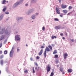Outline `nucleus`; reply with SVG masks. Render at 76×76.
<instances>
[{"instance_id":"obj_1","label":"nucleus","mask_w":76,"mask_h":76,"mask_svg":"<svg viewBox=\"0 0 76 76\" xmlns=\"http://www.w3.org/2000/svg\"><path fill=\"white\" fill-rule=\"evenodd\" d=\"M50 51V49H49L48 47H47L43 53L44 56V57H45V58H46V51H48V52Z\"/></svg>"},{"instance_id":"obj_2","label":"nucleus","mask_w":76,"mask_h":76,"mask_svg":"<svg viewBox=\"0 0 76 76\" xmlns=\"http://www.w3.org/2000/svg\"><path fill=\"white\" fill-rule=\"evenodd\" d=\"M14 49V47H12L11 51H10V56L11 57H12L13 56V53L14 52V51H13Z\"/></svg>"},{"instance_id":"obj_3","label":"nucleus","mask_w":76,"mask_h":76,"mask_svg":"<svg viewBox=\"0 0 76 76\" xmlns=\"http://www.w3.org/2000/svg\"><path fill=\"white\" fill-rule=\"evenodd\" d=\"M46 69L47 72H49L51 70V66L50 64H48L46 67Z\"/></svg>"},{"instance_id":"obj_4","label":"nucleus","mask_w":76,"mask_h":76,"mask_svg":"<svg viewBox=\"0 0 76 76\" xmlns=\"http://www.w3.org/2000/svg\"><path fill=\"white\" fill-rule=\"evenodd\" d=\"M20 36L16 35L15 37V41H20Z\"/></svg>"},{"instance_id":"obj_5","label":"nucleus","mask_w":76,"mask_h":76,"mask_svg":"<svg viewBox=\"0 0 76 76\" xmlns=\"http://www.w3.org/2000/svg\"><path fill=\"white\" fill-rule=\"evenodd\" d=\"M56 12L58 14H59L60 15V11H59V8L57 7L56 8Z\"/></svg>"},{"instance_id":"obj_6","label":"nucleus","mask_w":76,"mask_h":76,"mask_svg":"<svg viewBox=\"0 0 76 76\" xmlns=\"http://www.w3.org/2000/svg\"><path fill=\"white\" fill-rule=\"evenodd\" d=\"M64 59H66L67 58V57L68 56V54L67 53H64L63 54Z\"/></svg>"},{"instance_id":"obj_7","label":"nucleus","mask_w":76,"mask_h":76,"mask_svg":"<svg viewBox=\"0 0 76 76\" xmlns=\"http://www.w3.org/2000/svg\"><path fill=\"white\" fill-rule=\"evenodd\" d=\"M61 6L62 9H66V8L67 7V5H64L63 4L61 5Z\"/></svg>"},{"instance_id":"obj_8","label":"nucleus","mask_w":76,"mask_h":76,"mask_svg":"<svg viewBox=\"0 0 76 76\" xmlns=\"http://www.w3.org/2000/svg\"><path fill=\"white\" fill-rule=\"evenodd\" d=\"M61 28V26L60 25L56 26L55 27V29H60Z\"/></svg>"},{"instance_id":"obj_9","label":"nucleus","mask_w":76,"mask_h":76,"mask_svg":"<svg viewBox=\"0 0 76 76\" xmlns=\"http://www.w3.org/2000/svg\"><path fill=\"white\" fill-rule=\"evenodd\" d=\"M4 28H3L2 29L1 31L0 32V34H3L4 33Z\"/></svg>"},{"instance_id":"obj_10","label":"nucleus","mask_w":76,"mask_h":76,"mask_svg":"<svg viewBox=\"0 0 76 76\" xmlns=\"http://www.w3.org/2000/svg\"><path fill=\"white\" fill-rule=\"evenodd\" d=\"M43 53V49H41L40 52L39 53V56H41L42 54Z\"/></svg>"},{"instance_id":"obj_11","label":"nucleus","mask_w":76,"mask_h":76,"mask_svg":"<svg viewBox=\"0 0 76 76\" xmlns=\"http://www.w3.org/2000/svg\"><path fill=\"white\" fill-rule=\"evenodd\" d=\"M67 71L69 73H72L73 72V70L72 69H69L67 70Z\"/></svg>"},{"instance_id":"obj_12","label":"nucleus","mask_w":76,"mask_h":76,"mask_svg":"<svg viewBox=\"0 0 76 76\" xmlns=\"http://www.w3.org/2000/svg\"><path fill=\"white\" fill-rule=\"evenodd\" d=\"M62 12L65 14H66V13H67V12H68L67 10H62Z\"/></svg>"},{"instance_id":"obj_13","label":"nucleus","mask_w":76,"mask_h":76,"mask_svg":"<svg viewBox=\"0 0 76 76\" xmlns=\"http://www.w3.org/2000/svg\"><path fill=\"white\" fill-rule=\"evenodd\" d=\"M55 39L57 38V37L56 36L52 35L51 37V39Z\"/></svg>"},{"instance_id":"obj_14","label":"nucleus","mask_w":76,"mask_h":76,"mask_svg":"<svg viewBox=\"0 0 76 76\" xmlns=\"http://www.w3.org/2000/svg\"><path fill=\"white\" fill-rule=\"evenodd\" d=\"M19 4V2H18L17 3H16L15 4H14V6L15 7H16V6H18V5Z\"/></svg>"},{"instance_id":"obj_15","label":"nucleus","mask_w":76,"mask_h":76,"mask_svg":"<svg viewBox=\"0 0 76 76\" xmlns=\"http://www.w3.org/2000/svg\"><path fill=\"white\" fill-rule=\"evenodd\" d=\"M48 47L50 48V49L51 51H52V50H53V48L52 47V46H51L50 45H49L48 46Z\"/></svg>"},{"instance_id":"obj_16","label":"nucleus","mask_w":76,"mask_h":76,"mask_svg":"<svg viewBox=\"0 0 76 76\" xmlns=\"http://www.w3.org/2000/svg\"><path fill=\"white\" fill-rule=\"evenodd\" d=\"M4 38V35H3L2 36L0 39V41H1V40H3V39Z\"/></svg>"},{"instance_id":"obj_17","label":"nucleus","mask_w":76,"mask_h":76,"mask_svg":"<svg viewBox=\"0 0 76 76\" xmlns=\"http://www.w3.org/2000/svg\"><path fill=\"white\" fill-rule=\"evenodd\" d=\"M5 33L7 35H9V32H8V31L7 30H6L5 31Z\"/></svg>"},{"instance_id":"obj_18","label":"nucleus","mask_w":76,"mask_h":76,"mask_svg":"<svg viewBox=\"0 0 76 76\" xmlns=\"http://www.w3.org/2000/svg\"><path fill=\"white\" fill-rule=\"evenodd\" d=\"M31 18L33 19H34L35 18V15H33L31 17Z\"/></svg>"},{"instance_id":"obj_19","label":"nucleus","mask_w":76,"mask_h":76,"mask_svg":"<svg viewBox=\"0 0 76 76\" xmlns=\"http://www.w3.org/2000/svg\"><path fill=\"white\" fill-rule=\"evenodd\" d=\"M58 55L56 54L54 56V58H58Z\"/></svg>"},{"instance_id":"obj_20","label":"nucleus","mask_w":76,"mask_h":76,"mask_svg":"<svg viewBox=\"0 0 76 76\" xmlns=\"http://www.w3.org/2000/svg\"><path fill=\"white\" fill-rule=\"evenodd\" d=\"M72 9V6H69L68 7V9L70 10H71Z\"/></svg>"},{"instance_id":"obj_21","label":"nucleus","mask_w":76,"mask_h":76,"mask_svg":"<svg viewBox=\"0 0 76 76\" xmlns=\"http://www.w3.org/2000/svg\"><path fill=\"white\" fill-rule=\"evenodd\" d=\"M20 47L17 48V52H18V51H20Z\"/></svg>"},{"instance_id":"obj_22","label":"nucleus","mask_w":76,"mask_h":76,"mask_svg":"<svg viewBox=\"0 0 76 76\" xmlns=\"http://www.w3.org/2000/svg\"><path fill=\"white\" fill-rule=\"evenodd\" d=\"M3 15H1L0 16V20H1L3 19Z\"/></svg>"},{"instance_id":"obj_23","label":"nucleus","mask_w":76,"mask_h":76,"mask_svg":"<svg viewBox=\"0 0 76 76\" xmlns=\"http://www.w3.org/2000/svg\"><path fill=\"white\" fill-rule=\"evenodd\" d=\"M57 51L56 50H55L54 51V52H53V54H57Z\"/></svg>"},{"instance_id":"obj_24","label":"nucleus","mask_w":76,"mask_h":76,"mask_svg":"<svg viewBox=\"0 0 76 76\" xmlns=\"http://www.w3.org/2000/svg\"><path fill=\"white\" fill-rule=\"evenodd\" d=\"M60 71L61 72H63V68H60Z\"/></svg>"},{"instance_id":"obj_25","label":"nucleus","mask_w":76,"mask_h":76,"mask_svg":"<svg viewBox=\"0 0 76 76\" xmlns=\"http://www.w3.org/2000/svg\"><path fill=\"white\" fill-rule=\"evenodd\" d=\"M6 0H4L3 1V2H2V4H5L6 3Z\"/></svg>"},{"instance_id":"obj_26","label":"nucleus","mask_w":76,"mask_h":76,"mask_svg":"<svg viewBox=\"0 0 76 76\" xmlns=\"http://www.w3.org/2000/svg\"><path fill=\"white\" fill-rule=\"evenodd\" d=\"M55 21H58L59 20L57 18H55L54 19Z\"/></svg>"},{"instance_id":"obj_27","label":"nucleus","mask_w":76,"mask_h":76,"mask_svg":"<svg viewBox=\"0 0 76 76\" xmlns=\"http://www.w3.org/2000/svg\"><path fill=\"white\" fill-rule=\"evenodd\" d=\"M24 72V73H28V71L26 69H25Z\"/></svg>"},{"instance_id":"obj_28","label":"nucleus","mask_w":76,"mask_h":76,"mask_svg":"<svg viewBox=\"0 0 76 76\" xmlns=\"http://www.w3.org/2000/svg\"><path fill=\"white\" fill-rule=\"evenodd\" d=\"M38 67V69H37V67H35V70H37V71H38V70H39V67Z\"/></svg>"},{"instance_id":"obj_29","label":"nucleus","mask_w":76,"mask_h":76,"mask_svg":"<svg viewBox=\"0 0 76 76\" xmlns=\"http://www.w3.org/2000/svg\"><path fill=\"white\" fill-rule=\"evenodd\" d=\"M32 70H33V73H35V70H34V67H33L32 68Z\"/></svg>"},{"instance_id":"obj_30","label":"nucleus","mask_w":76,"mask_h":76,"mask_svg":"<svg viewBox=\"0 0 76 76\" xmlns=\"http://www.w3.org/2000/svg\"><path fill=\"white\" fill-rule=\"evenodd\" d=\"M6 10V7H5L3 9V12H5Z\"/></svg>"},{"instance_id":"obj_31","label":"nucleus","mask_w":76,"mask_h":76,"mask_svg":"<svg viewBox=\"0 0 76 76\" xmlns=\"http://www.w3.org/2000/svg\"><path fill=\"white\" fill-rule=\"evenodd\" d=\"M34 64L37 66V67H38V64L37 62H34Z\"/></svg>"},{"instance_id":"obj_32","label":"nucleus","mask_w":76,"mask_h":76,"mask_svg":"<svg viewBox=\"0 0 76 76\" xmlns=\"http://www.w3.org/2000/svg\"><path fill=\"white\" fill-rule=\"evenodd\" d=\"M4 54H7V50L4 51Z\"/></svg>"},{"instance_id":"obj_33","label":"nucleus","mask_w":76,"mask_h":76,"mask_svg":"<svg viewBox=\"0 0 76 76\" xmlns=\"http://www.w3.org/2000/svg\"><path fill=\"white\" fill-rule=\"evenodd\" d=\"M55 62L56 63H59V62H58V59H56Z\"/></svg>"},{"instance_id":"obj_34","label":"nucleus","mask_w":76,"mask_h":76,"mask_svg":"<svg viewBox=\"0 0 76 76\" xmlns=\"http://www.w3.org/2000/svg\"><path fill=\"white\" fill-rule=\"evenodd\" d=\"M1 64H3V60H1Z\"/></svg>"},{"instance_id":"obj_35","label":"nucleus","mask_w":76,"mask_h":76,"mask_svg":"<svg viewBox=\"0 0 76 76\" xmlns=\"http://www.w3.org/2000/svg\"><path fill=\"white\" fill-rule=\"evenodd\" d=\"M54 75V73L53 72H52L51 73L50 76H53Z\"/></svg>"},{"instance_id":"obj_36","label":"nucleus","mask_w":76,"mask_h":76,"mask_svg":"<svg viewBox=\"0 0 76 76\" xmlns=\"http://www.w3.org/2000/svg\"><path fill=\"white\" fill-rule=\"evenodd\" d=\"M45 48V46H44V45L40 47L41 48Z\"/></svg>"},{"instance_id":"obj_37","label":"nucleus","mask_w":76,"mask_h":76,"mask_svg":"<svg viewBox=\"0 0 76 76\" xmlns=\"http://www.w3.org/2000/svg\"><path fill=\"white\" fill-rule=\"evenodd\" d=\"M63 14H61V15H60V17H63Z\"/></svg>"},{"instance_id":"obj_38","label":"nucleus","mask_w":76,"mask_h":76,"mask_svg":"<svg viewBox=\"0 0 76 76\" xmlns=\"http://www.w3.org/2000/svg\"><path fill=\"white\" fill-rule=\"evenodd\" d=\"M42 30H43V31H44V30H45V27L44 26L42 27Z\"/></svg>"},{"instance_id":"obj_39","label":"nucleus","mask_w":76,"mask_h":76,"mask_svg":"<svg viewBox=\"0 0 76 76\" xmlns=\"http://www.w3.org/2000/svg\"><path fill=\"white\" fill-rule=\"evenodd\" d=\"M39 56H37L36 57L37 59H39Z\"/></svg>"},{"instance_id":"obj_40","label":"nucleus","mask_w":76,"mask_h":76,"mask_svg":"<svg viewBox=\"0 0 76 76\" xmlns=\"http://www.w3.org/2000/svg\"><path fill=\"white\" fill-rule=\"evenodd\" d=\"M3 58V55H1L0 56V58Z\"/></svg>"},{"instance_id":"obj_41","label":"nucleus","mask_w":76,"mask_h":76,"mask_svg":"<svg viewBox=\"0 0 76 76\" xmlns=\"http://www.w3.org/2000/svg\"><path fill=\"white\" fill-rule=\"evenodd\" d=\"M5 14H7V15H8L9 14V13L8 12H5Z\"/></svg>"},{"instance_id":"obj_42","label":"nucleus","mask_w":76,"mask_h":76,"mask_svg":"<svg viewBox=\"0 0 76 76\" xmlns=\"http://www.w3.org/2000/svg\"><path fill=\"white\" fill-rule=\"evenodd\" d=\"M2 46V44L1 43L0 44V48H1Z\"/></svg>"},{"instance_id":"obj_43","label":"nucleus","mask_w":76,"mask_h":76,"mask_svg":"<svg viewBox=\"0 0 76 76\" xmlns=\"http://www.w3.org/2000/svg\"><path fill=\"white\" fill-rule=\"evenodd\" d=\"M30 60L31 61H33V58H32V57H31L30 58Z\"/></svg>"},{"instance_id":"obj_44","label":"nucleus","mask_w":76,"mask_h":76,"mask_svg":"<svg viewBox=\"0 0 76 76\" xmlns=\"http://www.w3.org/2000/svg\"><path fill=\"white\" fill-rule=\"evenodd\" d=\"M70 40L72 42H74V39H71Z\"/></svg>"},{"instance_id":"obj_45","label":"nucleus","mask_w":76,"mask_h":76,"mask_svg":"<svg viewBox=\"0 0 76 76\" xmlns=\"http://www.w3.org/2000/svg\"><path fill=\"white\" fill-rule=\"evenodd\" d=\"M70 13H71L70 12H69L67 14V15L68 16L69 15H70Z\"/></svg>"},{"instance_id":"obj_46","label":"nucleus","mask_w":76,"mask_h":76,"mask_svg":"<svg viewBox=\"0 0 76 76\" xmlns=\"http://www.w3.org/2000/svg\"><path fill=\"white\" fill-rule=\"evenodd\" d=\"M58 1L60 3L61 2V0H58Z\"/></svg>"},{"instance_id":"obj_47","label":"nucleus","mask_w":76,"mask_h":76,"mask_svg":"<svg viewBox=\"0 0 76 76\" xmlns=\"http://www.w3.org/2000/svg\"><path fill=\"white\" fill-rule=\"evenodd\" d=\"M61 36H63V33H61V34H60Z\"/></svg>"},{"instance_id":"obj_48","label":"nucleus","mask_w":76,"mask_h":76,"mask_svg":"<svg viewBox=\"0 0 76 76\" xmlns=\"http://www.w3.org/2000/svg\"><path fill=\"white\" fill-rule=\"evenodd\" d=\"M2 54V51H0V54Z\"/></svg>"},{"instance_id":"obj_49","label":"nucleus","mask_w":76,"mask_h":76,"mask_svg":"<svg viewBox=\"0 0 76 76\" xmlns=\"http://www.w3.org/2000/svg\"><path fill=\"white\" fill-rule=\"evenodd\" d=\"M65 35H66V36H67V33H65Z\"/></svg>"},{"instance_id":"obj_50","label":"nucleus","mask_w":76,"mask_h":76,"mask_svg":"<svg viewBox=\"0 0 76 76\" xmlns=\"http://www.w3.org/2000/svg\"><path fill=\"white\" fill-rule=\"evenodd\" d=\"M51 45L52 47H54V45L52 44Z\"/></svg>"},{"instance_id":"obj_51","label":"nucleus","mask_w":76,"mask_h":76,"mask_svg":"<svg viewBox=\"0 0 76 76\" xmlns=\"http://www.w3.org/2000/svg\"><path fill=\"white\" fill-rule=\"evenodd\" d=\"M28 4H25V6H28Z\"/></svg>"},{"instance_id":"obj_52","label":"nucleus","mask_w":76,"mask_h":76,"mask_svg":"<svg viewBox=\"0 0 76 76\" xmlns=\"http://www.w3.org/2000/svg\"><path fill=\"white\" fill-rule=\"evenodd\" d=\"M62 39H65V38L64 37H63Z\"/></svg>"},{"instance_id":"obj_53","label":"nucleus","mask_w":76,"mask_h":76,"mask_svg":"<svg viewBox=\"0 0 76 76\" xmlns=\"http://www.w3.org/2000/svg\"><path fill=\"white\" fill-rule=\"evenodd\" d=\"M65 73L64 72H62V74L63 75V74H64Z\"/></svg>"},{"instance_id":"obj_54","label":"nucleus","mask_w":76,"mask_h":76,"mask_svg":"<svg viewBox=\"0 0 76 76\" xmlns=\"http://www.w3.org/2000/svg\"><path fill=\"white\" fill-rule=\"evenodd\" d=\"M36 15H38V13H36Z\"/></svg>"},{"instance_id":"obj_55","label":"nucleus","mask_w":76,"mask_h":76,"mask_svg":"<svg viewBox=\"0 0 76 76\" xmlns=\"http://www.w3.org/2000/svg\"><path fill=\"white\" fill-rule=\"evenodd\" d=\"M56 66H57V67H58V66H59V65H57Z\"/></svg>"},{"instance_id":"obj_56","label":"nucleus","mask_w":76,"mask_h":76,"mask_svg":"<svg viewBox=\"0 0 76 76\" xmlns=\"http://www.w3.org/2000/svg\"><path fill=\"white\" fill-rule=\"evenodd\" d=\"M20 19H22V18H21V17H20L19 18Z\"/></svg>"},{"instance_id":"obj_57","label":"nucleus","mask_w":76,"mask_h":76,"mask_svg":"<svg viewBox=\"0 0 76 76\" xmlns=\"http://www.w3.org/2000/svg\"><path fill=\"white\" fill-rule=\"evenodd\" d=\"M33 1H34V0H32V1H31L32 3V2Z\"/></svg>"},{"instance_id":"obj_58","label":"nucleus","mask_w":76,"mask_h":76,"mask_svg":"<svg viewBox=\"0 0 76 76\" xmlns=\"http://www.w3.org/2000/svg\"><path fill=\"white\" fill-rule=\"evenodd\" d=\"M1 74V71L0 70V75Z\"/></svg>"},{"instance_id":"obj_59","label":"nucleus","mask_w":76,"mask_h":76,"mask_svg":"<svg viewBox=\"0 0 76 76\" xmlns=\"http://www.w3.org/2000/svg\"><path fill=\"white\" fill-rule=\"evenodd\" d=\"M26 47H27L28 46V45L27 44H26Z\"/></svg>"},{"instance_id":"obj_60","label":"nucleus","mask_w":76,"mask_h":76,"mask_svg":"<svg viewBox=\"0 0 76 76\" xmlns=\"http://www.w3.org/2000/svg\"><path fill=\"white\" fill-rule=\"evenodd\" d=\"M7 3H8V1H7Z\"/></svg>"},{"instance_id":"obj_61","label":"nucleus","mask_w":76,"mask_h":76,"mask_svg":"<svg viewBox=\"0 0 76 76\" xmlns=\"http://www.w3.org/2000/svg\"><path fill=\"white\" fill-rule=\"evenodd\" d=\"M1 29V27H0V29Z\"/></svg>"},{"instance_id":"obj_62","label":"nucleus","mask_w":76,"mask_h":76,"mask_svg":"<svg viewBox=\"0 0 76 76\" xmlns=\"http://www.w3.org/2000/svg\"><path fill=\"white\" fill-rule=\"evenodd\" d=\"M27 15H29V14H27Z\"/></svg>"},{"instance_id":"obj_63","label":"nucleus","mask_w":76,"mask_h":76,"mask_svg":"<svg viewBox=\"0 0 76 76\" xmlns=\"http://www.w3.org/2000/svg\"><path fill=\"white\" fill-rule=\"evenodd\" d=\"M28 13H29V12H28Z\"/></svg>"},{"instance_id":"obj_64","label":"nucleus","mask_w":76,"mask_h":76,"mask_svg":"<svg viewBox=\"0 0 76 76\" xmlns=\"http://www.w3.org/2000/svg\"><path fill=\"white\" fill-rule=\"evenodd\" d=\"M32 22H33V21H32Z\"/></svg>"}]
</instances>
